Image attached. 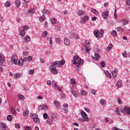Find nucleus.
I'll use <instances>...</instances> for the list:
<instances>
[{"label":"nucleus","mask_w":130,"mask_h":130,"mask_svg":"<svg viewBox=\"0 0 130 130\" xmlns=\"http://www.w3.org/2000/svg\"><path fill=\"white\" fill-rule=\"evenodd\" d=\"M116 86L117 88H120L121 87V81L119 80L118 82L116 83Z\"/></svg>","instance_id":"obj_25"},{"label":"nucleus","mask_w":130,"mask_h":130,"mask_svg":"<svg viewBox=\"0 0 130 130\" xmlns=\"http://www.w3.org/2000/svg\"><path fill=\"white\" fill-rule=\"evenodd\" d=\"M81 115L83 118L80 119L81 121L85 122V121H89V117H88V115L85 113L83 111H81Z\"/></svg>","instance_id":"obj_4"},{"label":"nucleus","mask_w":130,"mask_h":130,"mask_svg":"<svg viewBox=\"0 0 130 130\" xmlns=\"http://www.w3.org/2000/svg\"><path fill=\"white\" fill-rule=\"evenodd\" d=\"M20 34L22 37L25 36V30H21L20 32Z\"/></svg>","instance_id":"obj_45"},{"label":"nucleus","mask_w":130,"mask_h":130,"mask_svg":"<svg viewBox=\"0 0 130 130\" xmlns=\"http://www.w3.org/2000/svg\"><path fill=\"white\" fill-rule=\"evenodd\" d=\"M71 93L73 95L74 97H75V98H78L79 97V95L76 93V91H75L74 89H71Z\"/></svg>","instance_id":"obj_17"},{"label":"nucleus","mask_w":130,"mask_h":130,"mask_svg":"<svg viewBox=\"0 0 130 130\" xmlns=\"http://www.w3.org/2000/svg\"><path fill=\"white\" fill-rule=\"evenodd\" d=\"M29 29V26L27 25H25L24 26H23V31H27Z\"/></svg>","instance_id":"obj_37"},{"label":"nucleus","mask_w":130,"mask_h":130,"mask_svg":"<svg viewBox=\"0 0 130 130\" xmlns=\"http://www.w3.org/2000/svg\"><path fill=\"white\" fill-rule=\"evenodd\" d=\"M44 20H45V18L44 17H41V18L40 19V21H41V22H43Z\"/></svg>","instance_id":"obj_64"},{"label":"nucleus","mask_w":130,"mask_h":130,"mask_svg":"<svg viewBox=\"0 0 130 130\" xmlns=\"http://www.w3.org/2000/svg\"><path fill=\"white\" fill-rule=\"evenodd\" d=\"M91 11L92 14H94V15H96V16H98V15H99L98 11L96 10V9L91 8Z\"/></svg>","instance_id":"obj_20"},{"label":"nucleus","mask_w":130,"mask_h":130,"mask_svg":"<svg viewBox=\"0 0 130 130\" xmlns=\"http://www.w3.org/2000/svg\"><path fill=\"white\" fill-rule=\"evenodd\" d=\"M100 102L101 104L102 105H103V106H105V105H106L105 100H104V99H101Z\"/></svg>","instance_id":"obj_29"},{"label":"nucleus","mask_w":130,"mask_h":130,"mask_svg":"<svg viewBox=\"0 0 130 130\" xmlns=\"http://www.w3.org/2000/svg\"><path fill=\"white\" fill-rule=\"evenodd\" d=\"M40 61L42 63H44L45 62V60L42 58H40Z\"/></svg>","instance_id":"obj_61"},{"label":"nucleus","mask_w":130,"mask_h":130,"mask_svg":"<svg viewBox=\"0 0 130 130\" xmlns=\"http://www.w3.org/2000/svg\"><path fill=\"white\" fill-rule=\"evenodd\" d=\"M47 34H48V32H47V31H45L43 34L44 37H46V36H47Z\"/></svg>","instance_id":"obj_57"},{"label":"nucleus","mask_w":130,"mask_h":130,"mask_svg":"<svg viewBox=\"0 0 130 130\" xmlns=\"http://www.w3.org/2000/svg\"><path fill=\"white\" fill-rule=\"evenodd\" d=\"M52 85L53 88H54L55 87H56V86L57 85V84H56V82H55V81H53L52 82Z\"/></svg>","instance_id":"obj_43"},{"label":"nucleus","mask_w":130,"mask_h":130,"mask_svg":"<svg viewBox=\"0 0 130 130\" xmlns=\"http://www.w3.org/2000/svg\"><path fill=\"white\" fill-rule=\"evenodd\" d=\"M49 44L51 46L52 45V39H51V38H50Z\"/></svg>","instance_id":"obj_59"},{"label":"nucleus","mask_w":130,"mask_h":130,"mask_svg":"<svg viewBox=\"0 0 130 130\" xmlns=\"http://www.w3.org/2000/svg\"><path fill=\"white\" fill-rule=\"evenodd\" d=\"M89 21V17L87 16H84L81 17V20L80 21L81 24H85L86 22Z\"/></svg>","instance_id":"obj_11"},{"label":"nucleus","mask_w":130,"mask_h":130,"mask_svg":"<svg viewBox=\"0 0 130 130\" xmlns=\"http://www.w3.org/2000/svg\"><path fill=\"white\" fill-rule=\"evenodd\" d=\"M70 38H74V39H79V36L77 35L76 33L74 32H71L70 35Z\"/></svg>","instance_id":"obj_12"},{"label":"nucleus","mask_w":130,"mask_h":130,"mask_svg":"<svg viewBox=\"0 0 130 130\" xmlns=\"http://www.w3.org/2000/svg\"><path fill=\"white\" fill-rule=\"evenodd\" d=\"M85 43L87 46H90V45H91V43H90L88 40H85Z\"/></svg>","instance_id":"obj_46"},{"label":"nucleus","mask_w":130,"mask_h":130,"mask_svg":"<svg viewBox=\"0 0 130 130\" xmlns=\"http://www.w3.org/2000/svg\"><path fill=\"white\" fill-rule=\"evenodd\" d=\"M21 78V74L20 73H15L14 74V78L20 79Z\"/></svg>","instance_id":"obj_28"},{"label":"nucleus","mask_w":130,"mask_h":130,"mask_svg":"<svg viewBox=\"0 0 130 130\" xmlns=\"http://www.w3.org/2000/svg\"><path fill=\"white\" fill-rule=\"evenodd\" d=\"M121 22H122L123 26H125V25H127V24H128V23H129V20L123 19L121 21Z\"/></svg>","instance_id":"obj_16"},{"label":"nucleus","mask_w":130,"mask_h":130,"mask_svg":"<svg viewBox=\"0 0 130 130\" xmlns=\"http://www.w3.org/2000/svg\"><path fill=\"white\" fill-rule=\"evenodd\" d=\"M50 71L53 75H57L58 71L56 69V67L54 66H51L50 67Z\"/></svg>","instance_id":"obj_8"},{"label":"nucleus","mask_w":130,"mask_h":130,"mask_svg":"<svg viewBox=\"0 0 130 130\" xmlns=\"http://www.w3.org/2000/svg\"><path fill=\"white\" fill-rule=\"evenodd\" d=\"M90 92L93 94V95L96 94V91L94 89H91Z\"/></svg>","instance_id":"obj_55"},{"label":"nucleus","mask_w":130,"mask_h":130,"mask_svg":"<svg viewBox=\"0 0 130 130\" xmlns=\"http://www.w3.org/2000/svg\"><path fill=\"white\" fill-rule=\"evenodd\" d=\"M27 59L28 62H29V61H31V60H32V56H29L27 58Z\"/></svg>","instance_id":"obj_53"},{"label":"nucleus","mask_w":130,"mask_h":130,"mask_svg":"<svg viewBox=\"0 0 130 130\" xmlns=\"http://www.w3.org/2000/svg\"><path fill=\"white\" fill-rule=\"evenodd\" d=\"M51 119L53 121H54V120H56V116H55V114L53 113L52 114Z\"/></svg>","instance_id":"obj_30"},{"label":"nucleus","mask_w":130,"mask_h":130,"mask_svg":"<svg viewBox=\"0 0 130 130\" xmlns=\"http://www.w3.org/2000/svg\"><path fill=\"white\" fill-rule=\"evenodd\" d=\"M12 118H13V116H12V115H9L7 117V119L9 121H11L12 120Z\"/></svg>","instance_id":"obj_35"},{"label":"nucleus","mask_w":130,"mask_h":130,"mask_svg":"<svg viewBox=\"0 0 130 130\" xmlns=\"http://www.w3.org/2000/svg\"><path fill=\"white\" fill-rule=\"evenodd\" d=\"M54 104L57 108H59V107H60V104H59V102H58V101H54Z\"/></svg>","instance_id":"obj_22"},{"label":"nucleus","mask_w":130,"mask_h":130,"mask_svg":"<svg viewBox=\"0 0 130 130\" xmlns=\"http://www.w3.org/2000/svg\"><path fill=\"white\" fill-rule=\"evenodd\" d=\"M116 29L117 30V32H120V33H121V32H122V28H121L119 26L117 27Z\"/></svg>","instance_id":"obj_38"},{"label":"nucleus","mask_w":130,"mask_h":130,"mask_svg":"<svg viewBox=\"0 0 130 130\" xmlns=\"http://www.w3.org/2000/svg\"><path fill=\"white\" fill-rule=\"evenodd\" d=\"M117 101L118 104H119L120 105L121 104H122L121 101L120 100V99H117Z\"/></svg>","instance_id":"obj_58"},{"label":"nucleus","mask_w":130,"mask_h":130,"mask_svg":"<svg viewBox=\"0 0 130 130\" xmlns=\"http://www.w3.org/2000/svg\"><path fill=\"white\" fill-rule=\"evenodd\" d=\"M85 51L87 52V53H90V48H85Z\"/></svg>","instance_id":"obj_56"},{"label":"nucleus","mask_w":130,"mask_h":130,"mask_svg":"<svg viewBox=\"0 0 130 130\" xmlns=\"http://www.w3.org/2000/svg\"><path fill=\"white\" fill-rule=\"evenodd\" d=\"M18 97H19V98H20V99H22V100H25V96H24L23 95L19 94Z\"/></svg>","instance_id":"obj_44"},{"label":"nucleus","mask_w":130,"mask_h":130,"mask_svg":"<svg viewBox=\"0 0 130 130\" xmlns=\"http://www.w3.org/2000/svg\"><path fill=\"white\" fill-rule=\"evenodd\" d=\"M94 56L95 57H96V58H100L101 57V56H100V54L97 53H95L94 54Z\"/></svg>","instance_id":"obj_48"},{"label":"nucleus","mask_w":130,"mask_h":130,"mask_svg":"<svg viewBox=\"0 0 130 130\" xmlns=\"http://www.w3.org/2000/svg\"><path fill=\"white\" fill-rule=\"evenodd\" d=\"M56 42L57 44H59V43H60V39H57L56 40Z\"/></svg>","instance_id":"obj_62"},{"label":"nucleus","mask_w":130,"mask_h":130,"mask_svg":"<svg viewBox=\"0 0 130 130\" xmlns=\"http://www.w3.org/2000/svg\"><path fill=\"white\" fill-rule=\"evenodd\" d=\"M43 118L44 119H47L48 118V115L47 113H45L43 114Z\"/></svg>","instance_id":"obj_40"},{"label":"nucleus","mask_w":130,"mask_h":130,"mask_svg":"<svg viewBox=\"0 0 130 130\" xmlns=\"http://www.w3.org/2000/svg\"><path fill=\"white\" fill-rule=\"evenodd\" d=\"M47 123L50 125L53 123V121L51 118H49L47 120Z\"/></svg>","instance_id":"obj_26"},{"label":"nucleus","mask_w":130,"mask_h":130,"mask_svg":"<svg viewBox=\"0 0 130 130\" xmlns=\"http://www.w3.org/2000/svg\"><path fill=\"white\" fill-rule=\"evenodd\" d=\"M11 6V3L10 2H7L5 3V7H10Z\"/></svg>","instance_id":"obj_52"},{"label":"nucleus","mask_w":130,"mask_h":130,"mask_svg":"<svg viewBox=\"0 0 130 130\" xmlns=\"http://www.w3.org/2000/svg\"><path fill=\"white\" fill-rule=\"evenodd\" d=\"M36 11V9L35 8H32L30 9H29L28 11V14H30V15H33L35 13Z\"/></svg>","instance_id":"obj_18"},{"label":"nucleus","mask_w":130,"mask_h":130,"mask_svg":"<svg viewBox=\"0 0 130 130\" xmlns=\"http://www.w3.org/2000/svg\"><path fill=\"white\" fill-rule=\"evenodd\" d=\"M31 38L29 37V36H27L24 38V41H30Z\"/></svg>","instance_id":"obj_33"},{"label":"nucleus","mask_w":130,"mask_h":130,"mask_svg":"<svg viewBox=\"0 0 130 130\" xmlns=\"http://www.w3.org/2000/svg\"><path fill=\"white\" fill-rule=\"evenodd\" d=\"M112 47H113V45H112V44H110L108 48H107V51H110V49H111Z\"/></svg>","instance_id":"obj_32"},{"label":"nucleus","mask_w":130,"mask_h":130,"mask_svg":"<svg viewBox=\"0 0 130 130\" xmlns=\"http://www.w3.org/2000/svg\"><path fill=\"white\" fill-rule=\"evenodd\" d=\"M15 127L16 128H20V127H21V125H20V123L15 124Z\"/></svg>","instance_id":"obj_54"},{"label":"nucleus","mask_w":130,"mask_h":130,"mask_svg":"<svg viewBox=\"0 0 130 130\" xmlns=\"http://www.w3.org/2000/svg\"><path fill=\"white\" fill-rule=\"evenodd\" d=\"M21 3H22L21 2V1L16 0V3H15L16 7L17 8H19V7H20V6H21Z\"/></svg>","instance_id":"obj_24"},{"label":"nucleus","mask_w":130,"mask_h":130,"mask_svg":"<svg viewBox=\"0 0 130 130\" xmlns=\"http://www.w3.org/2000/svg\"><path fill=\"white\" fill-rule=\"evenodd\" d=\"M28 73H29V75H33V74H34V73H35V71H34V70H30L28 71Z\"/></svg>","instance_id":"obj_51"},{"label":"nucleus","mask_w":130,"mask_h":130,"mask_svg":"<svg viewBox=\"0 0 130 130\" xmlns=\"http://www.w3.org/2000/svg\"><path fill=\"white\" fill-rule=\"evenodd\" d=\"M30 117L36 123H40V120L38 118V115L36 113H30Z\"/></svg>","instance_id":"obj_3"},{"label":"nucleus","mask_w":130,"mask_h":130,"mask_svg":"<svg viewBox=\"0 0 130 130\" xmlns=\"http://www.w3.org/2000/svg\"><path fill=\"white\" fill-rule=\"evenodd\" d=\"M84 110H85V111H87V112H90V109H89V108H84Z\"/></svg>","instance_id":"obj_63"},{"label":"nucleus","mask_w":130,"mask_h":130,"mask_svg":"<svg viewBox=\"0 0 130 130\" xmlns=\"http://www.w3.org/2000/svg\"><path fill=\"white\" fill-rule=\"evenodd\" d=\"M11 60L16 64V66H20V67H23L24 63L21 62L20 60H18V56L16 54H13L11 58Z\"/></svg>","instance_id":"obj_2"},{"label":"nucleus","mask_w":130,"mask_h":130,"mask_svg":"<svg viewBox=\"0 0 130 130\" xmlns=\"http://www.w3.org/2000/svg\"><path fill=\"white\" fill-rule=\"evenodd\" d=\"M64 43L65 44V45H70V40H69V39H68L67 38H66L64 39Z\"/></svg>","instance_id":"obj_19"},{"label":"nucleus","mask_w":130,"mask_h":130,"mask_svg":"<svg viewBox=\"0 0 130 130\" xmlns=\"http://www.w3.org/2000/svg\"><path fill=\"white\" fill-rule=\"evenodd\" d=\"M120 111L122 113H124V114H128L130 115V107L127 106H125L124 108H122L120 109Z\"/></svg>","instance_id":"obj_6"},{"label":"nucleus","mask_w":130,"mask_h":130,"mask_svg":"<svg viewBox=\"0 0 130 130\" xmlns=\"http://www.w3.org/2000/svg\"><path fill=\"white\" fill-rule=\"evenodd\" d=\"M41 110H47L48 109V105L45 104L40 106Z\"/></svg>","instance_id":"obj_13"},{"label":"nucleus","mask_w":130,"mask_h":130,"mask_svg":"<svg viewBox=\"0 0 130 130\" xmlns=\"http://www.w3.org/2000/svg\"><path fill=\"white\" fill-rule=\"evenodd\" d=\"M22 115L24 117H27L29 115V110L25 109L23 112Z\"/></svg>","instance_id":"obj_15"},{"label":"nucleus","mask_w":130,"mask_h":130,"mask_svg":"<svg viewBox=\"0 0 130 130\" xmlns=\"http://www.w3.org/2000/svg\"><path fill=\"white\" fill-rule=\"evenodd\" d=\"M93 33L95 37L98 38V37H102L103 36V34H104V31L102 30L101 32H99V31H98V29H95Z\"/></svg>","instance_id":"obj_7"},{"label":"nucleus","mask_w":130,"mask_h":130,"mask_svg":"<svg viewBox=\"0 0 130 130\" xmlns=\"http://www.w3.org/2000/svg\"><path fill=\"white\" fill-rule=\"evenodd\" d=\"M100 65L101 66V68H104V67H105V62L102 61L100 63Z\"/></svg>","instance_id":"obj_39"},{"label":"nucleus","mask_w":130,"mask_h":130,"mask_svg":"<svg viewBox=\"0 0 130 130\" xmlns=\"http://www.w3.org/2000/svg\"><path fill=\"white\" fill-rule=\"evenodd\" d=\"M6 64V60L4 54H0V66H5Z\"/></svg>","instance_id":"obj_9"},{"label":"nucleus","mask_w":130,"mask_h":130,"mask_svg":"<svg viewBox=\"0 0 130 130\" xmlns=\"http://www.w3.org/2000/svg\"><path fill=\"white\" fill-rule=\"evenodd\" d=\"M115 113L116 115H119L120 114V110H119V108L118 107L115 108Z\"/></svg>","instance_id":"obj_21"},{"label":"nucleus","mask_w":130,"mask_h":130,"mask_svg":"<svg viewBox=\"0 0 130 130\" xmlns=\"http://www.w3.org/2000/svg\"><path fill=\"white\" fill-rule=\"evenodd\" d=\"M78 16H83L84 14V11L83 10H79L77 12Z\"/></svg>","instance_id":"obj_36"},{"label":"nucleus","mask_w":130,"mask_h":130,"mask_svg":"<svg viewBox=\"0 0 130 130\" xmlns=\"http://www.w3.org/2000/svg\"><path fill=\"white\" fill-rule=\"evenodd\" d=\"M56 19L55 18H51V23L52 25H54L56 24Z\"/></svg>","instance_id":"obj_31"},{"label":"nucleus","mask_w":130,"mask_h":130,"mask_svg":"<svg viewBox=\"0 0 130 130\" xmlns=\"http://www.w3.org/2000/svg\"><path fill=\"white\" fill-rule=\"evenodd\" d=\"M66 63V61L64 60H62L61 61H56L51 66H54L55 68H61L62 65Z\"/></svg>","instance_id":"obj_5"},{"label":"nucleus","mask_w":130,"mask_h":130,"mask_svg":"<svg viewBox=\"0 0 130 130\" xmlns=\"http://www.w3.org/2000/svg\"><path fill=\"white\" fill-rule=\"evenodd\" d=\"M47 83L48 86H51V81H50V80H48Z\"/></svg>","instance_id":"obj_60"},{"label":"nucleus","mask_w":130,"mask_h":130,"mask_svg":"<svg viewBox=\"0 0 130 130\" xmlns=\"http://www.w3.org/2000/svg\"><path fill=\"white\" fill-rule=\"evenodd\" d=\"M1 124L2 130H7V125L5 123H2Z\"/></svg>","instance_id":"obj_27"},{"label":"nucleus","mask_w":130,"mask_h":130,"mask_svg":"<svg viewBox=\"0 0 130 130\" xmlns=\"http://www.w3.org/2000/svg\"><path fill=\"white\" fill-rule=\"evenodd\" d=\"M43 14H45V15H48V14H49V11H48L46 9H44L43 12Z\"/></svg>","instance_id":"obj_42"},{"label":"nucleus","mask_w":130,"mask_h":130,"mask_svg":"<svg viewBox=\"0 0 130 130\" xmlns=\"http://www.w3.org/2000/svg\"><path fill=\"white\" fill-rule=\"evenodd\" d=\"M11 112L12 114H16V110H15V108H11Z\"/></svg>","instance_id":"obj_50"},{"label":"nucleus","mask_w":130,"mask_h":130,"mask_svg":"<svg viewBox=\"0 0 130 130\" xmlns=\"http://www.w3.org/2000/svg\"><path fill=\"white\" fill-rule=\"evenodd\" d=\"M70 83L71 84V85H75V84H76V80H75V79H71L70 81Z\"/></svg>","instance_id":"obj_41"},{"label":"nucleus","mask_w":130,"mask_h":130,"mask_svg":"<svg viewBox=\"0 0 130 130\" xmlns=\"http://www.w3.org/2000/svg\"><path fill=\"white\" fill-rule=\"evenodd\" d=\"M74 64H77V67L79 68V66H83L84 63V60L81 59L78 55H76L74 57Z\"/></svg>","instance_id":"obj_1"},{"label":"nucleus","mask_w":130,"mask_h":130,"mask_svg":"<svg viewBox=\"0 0 130 130\" xmlns=\"http://www.w3.org/2000/svg\"><path fill=\"white\" fill-rule=\"evenodd\" d=\"M111 33L112 35H113V36H114L115 37H116L117 36V32H116V31L115 30H112Z\"/></svg>","instance_id":"obj_34"},{"label":"nucleus","mask_w":130,"mask_h":130,"mask_svg":"<svg viewBox=\"0 0 130 130\" xmlns=\"http://www.w3.org/2000/svg\"><path fill=\"white\" fill-rule=\"evenodd\" d=\"M123 57H126L127 56V53L126 51H124L122 53Z\"/></svg>","instance_id":"obj_47"},{"label":"nucleus","mask_w":130,"mask_h":130,"mask_svg":"<svg viewBox=\"0 0 130 130\" xmlns=\"http://www.w3.org/2000/svg\"><path fill=\"white\" fill-rule=\"evenodd\" d=\"M102 16L105 20L108 19V17H109V11L108 10H105L102 13Z\"/></svg>","instance_id":"obj_10"},{"label":"nucleus","mask_w":130,"mask_h":130,"mask_svg":"<svg viewBox=\"0 0 130 130\" xmlns=\"http://www.w3.org/2000/svg\"><path fill=\"white\" fill-rule=\"evenodd\" d=\"M117 72H118V70L116 68H115L114 70H113L112 71V74L113 78H116V76H117Z\"/></svg>","instance_id":"obj_14"},{"label":"nucleus","mask_w":130,"mask_h":130,"mask_svg":"<svg viewBox=\"0 0 130 130\" xmlns=\"http://www.w3.org/2000/svg\"><path fill=\"white\" fill-rule=\"evenodd\" d=\"M87 91L85 90H82L80 91V95H81V96H87Z\"/></svg>","instance_id":"obj_23"},{"label":"nucleus","mask_w":130,"mask_h":130,"mask_svg":"<svg viewBox=\"0 0 130 130\" xmlns=\"http://www.w3.org/2000/svg\"><path fill=\"white\" fill-rule=\"evenodd\" d=\"M54 88L58 90V91H61V88H60L58 85H56Z\"/></svg>","instance_id":"obj_49"}]
</instances>
